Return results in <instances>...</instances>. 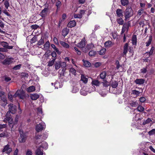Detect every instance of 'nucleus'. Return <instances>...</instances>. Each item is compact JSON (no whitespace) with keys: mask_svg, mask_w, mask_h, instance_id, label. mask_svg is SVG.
<instances>
[{"mask_svg":"<svg viewBox=\"0 0 155 155\" xmlns=\"http://www.w3.org/2000/svg\"><path fill=\"white\" fill-rule=\"evenodd\" d=\"M133 15V11L131 8L129 7H127L124 12L125 19H128Z\"/></svg>","mask_w":155,"mask_h":155,"instance_id":"f257e3e1","label":"nucleus"},{"mask_svg":"<svg viewBox=\"0 0 155 155\" xmlns=\"http://www.w3.org/2000/svg\"><path fill=\"white\" fill-rule=\"evenodd\" d=\"M45 128V125L43 122L37 124L35 127V129L37 132L41 131Z\"/></svg>","mask_w":155,"mask_h":155,"instance_id":"f03ea898","label":"nucleus"},{"mask_svg":"<svg viewBox=\"0 0 155 155\" xmlns=\"http://www.w3.org/2000/svg\"><path fill=\"white\" fill-rule=\"evenodd\" d=\"M9 110L8 112H9L12 114H15L17 110V107L15 105L12 104H10L8 106Z\"/></svg>","mask_w":155,"mask_h":155,"instance_id":"7ed1b4c3","label":"nucleus"},{"mask_svg":"<svg viewBox=\"0 0 155 155\" xmlns=\"http://www.w3.org/2000/svg\"><path fill=\"white\" fill-rule=\"evenodd\" d=\"M12 148L9 147V145L8 144H7L4 146V148L2 150V153L5 152L7 154H9L12 151Z\"/></svg>","mask_w":155,"mask_h":155,"instance_id":"20e7f679","label":"nucleus"},{"mask_svg":"<svg viewBox=\"0 0 155 155\" xmlns=\"http://www.w3.org/2000/svg\"><path fill=\"white\" fill-rule=\"evenodd\" d=\"M48 6L45 7L41 12L40 13V15L42 18H45L47 15L48 11Z\"/></svg>","mask_w":155,"mask_h":155,"instance_id":"39448f33","label":"nucleus"},{"mask_svg":"<svg viewBox=\"0 0 155 155\" xmlns=\"http://www.w3.org/2000/svg\"><path fill=\"white\" fill-rule=\"evenodd\" d=\"M18 96L21 99H23L25 97V92L23 90H18L17 91Z\"/></svg>","mask_w":155,"mask_h":155,"instance_id":"423d86ee","label":"nucleus"},{"mask_svg":"<svg viewBox=\"0 0 155 155\" xmlns=\"http://www.w3.org/2000/svg\"><path fill=\"white\" fill-rule=\"evenodd\" d=\"M85 45V42L84 39H82L81 41L78 43L77 45V46L80 48H81L83 51L85 52H86V51L84 50L83 48H84Z\"/></svg>","mask_w":155,"mask_h":155,"instance_id":"0eeeda50","label":"nucleus"},{"mask_svg":"<svg viewBox=\"0 0 155 155\" xmlns=\"http://www.w3.org/2000/svg\"><path fill=\"white\" fill-rule=\"evenodd\" d=\"M13 59L12 58H6L3 61L2 63L4 65H9L13 62Z\"/></svg>","mask_w":155,"mask_h":155,"instance_id":"6e6552de","label":"nucleus"},{"mask_svg":"<svg viewBox=\"0 0 155 155\" xmlns=\"http://www.w3.org/2000/svg\"><path fill=\"white\" fill-rule=\"evenodd\" d=\"M41 147L44 148V146L43 145H41L35 151V153H36V155H43V151L42 150H41Z\"/></svg>","mask_w":155,"mask_h":155,"instance_id":"1a4fd4ad","label":"nucleus"},{"mask_svg":"<svg viewBox=\"0 0 155 155\" xmlns=\"http://www.w3.org/2000/svg\"><path fill=\"white\" fill-rule=\"evenodd\" d=\"M0 44L6 48L8 49H12L13 48V46H9L8 45V44L7 42L5 41L0 42Z\"/></svg>","mask_w":155,"mask_h":155,"instance_id":"9d476101","label":"nucleus"},{"mask_svg":"<svg viewBox=\"0 0 155 155\" xmlns=\"http://www.w3.org/2000/svg\"><path fill=\"white\" fill-rule=\"evenodd\" d=\"M86 11L84 10L80 11V14H75L74 15V17L75 18H81L82 17V16L85 13Z\"/></svg>","mask_w":155,"mask_h":155,"instance_id":"9b49d317","label":"nucleus"},{"mask_svg":"<svg viewBox=\"0 0 155 155\" xmlns=\"http://www.w3.org/2000/svg\"><path fill=\"white\" fill-rule=\"evenodd\" d=\"M130 25V24L129 23H124L123 25L122 31L121 33H124L126 30L128 31V27L129 25Z\"/></svg>","mask_w":155,"mask_h":155,"instance_id":"f8f14e48","label":"nucleus"},{"mask_svg":"<svg viewBox=\"0 0 155 155\" xmlns=\"http://www.w3.org/2000/svg\"><path fill=\"white\" fill-rule=\"evenodd\" d=\"M145 80L143 79H137L135 81V82L137 84L141 85L143 84Z\"/></svg>","mask_w":155,"mask_h":155,"instance_id":"ddd939ff","label":"nucleus"},{"mask_svg":"<svg viewBox=\"0 0 155 155\" xmlns=\"http://www.w3.org/2000/svg\"><path fill=\"white\" fill-rule=\"evenodd\" d=\"M116 13L117 16L119 17H122L123 16V11L122 9L118 8L117 9Z\"/></svg>","mask_w":155,"mask_h":155,"instance_id":"4468645a","label":"nucleus"},{"mask_svg":"<svg viewBox=\"0 0 155 155\" xmlns=\"http://www.w3.org/2000/svg\"><path fill=\"white\" fill-rule=\"evenodd\" d=\"M78 85L75 84H74L72 91L73 93H76L79 91V88Z\"/></svg>","mask_w":155,"mask_h":155,"instance_id":"2eb2a0df","label":"nucleus"},{"mask_svg":"<svg viewBox=\"0 0 155 155\" xmlns=\"http://www.w3.org/2000/svg\"><path fill=\"white\" fill-rule=\"evenodd\" d=\"M25 136L23 134H20V136L19 138V141L20 143L24 142L26 140Z\"/></svg>","mask_w":155,"mask_h":155,"instance_id":"dca6fc26","label":"nucleus"},{"mask_svg":"<svg viewBox=\"0 0 155 155\" xmlns=\"http://www.w3.org/2000/svg\"><path fill=\"white\" fill-rule=\"evenodd\" d=\"M76 22L74 20L70 21L68 24V27L72 28L75 26Z\"/></svg>","mask_w":155,"mask_h":155,"instance_id":"f3484780","label":"nucleus"},{"mask_svg":"<svg viewBox=\"0 0 155 155\" xmlns=\"http://www.w3.org/2000/svg\"><path fill=\"white\" fill-rule=\"evenodd\" d=\"M39 97V95L36 94H31L30 95V97L33 100H37Z\"/></svg>","mask_w":155,"mask_h":155,"instance_id":"a211bd4d","label":"nucleus"},{"mask_svg":"<svg viewBox=\"0 0 155 155\" xmlns=\"http://www.w3.org/2000/svg\"><path fill=\"white\" fill-rule=\"evenodd\" d=\"M128 44L127 43H126L124 47V51L123 52V55H126L128 51Z\"/></svg>","mask_w":155,"mask_h":155,"instance_id":"6ab92c4d","label":"nucleus"},{"mask_svg":"<svg viewBox=\"0 0 155 155\" xmlns=\"http://www.w3.org/2000/svg\"><path fill=\"white\" fill-rule=\"evenodd\" d=\"M45 135V134H43L42 135H37L35 136V138L36 139H40L41 138L43 139L44 140L47 137V136L46 135L45 137H44V135Z\"/></svg>","mask_w":155,"mask_h":155,"instance_id":"aec40b11","label":"nucleus"},{"mask_svg":"<svg viewBox=\"0 0 155 155\" xmlns=\"http://www.w3.org/2000/svg\"><path fill=\"white\" fill-rule=\"evenodd\" d=\"M132 42L133 45H136L137 44V36L136 35H134L132 38Z\"/></svg>","mask_w":155,"mask_h":155,"instance_id":"412c9836","label":"nucleus"},{"mask_svg":"<svg viewBox=\"0 0 155 155\" xmlns=\"http://www.w3.org/2000/svg\"><path fill=\"white\" fill-rule=\"evenodd\" d=\"M129 104L132 107H136L138 105V104L136 101H133L129 102Z\"/></svg>","mask_w":155,"mask_h":155,"instance_id":"4be33fe9","label":"nucleus"},{"mask_svg":"<svg viewBox=\"0 0 155 155\" xmlns=\"http://www.w3.org/2000/svg\"><path fill=\"white\" fill-rule=\"evenodd\" d=\"M50 47V42L49 41H46L44 45L43 49L45 50H48Z\"/></svg>","mask_w":155,"mask_h":155,"instance_id":"5701e85b","label":"nucleus"},{"mask_svg":"<svg viewBox=\"0 0 155 155\" xmlns=\"http://www.w3.org/2000/svg\"><path fill=\"white\" fill-rule=\"evenodd\" d=\"M142 14L145 15L146 14V13L143 11V9H140L139 10L138 12L137 16L138 17H140Z\"/></svg>","mask_w":155,"mask_h":155,"instance_id":"b1692460","label":"nucleus"},{"mask_svg":"<svg viewBox=\"0 0 155 155\" xmlns=\"http://www.w3.org/2000/svg\"><path fill=\"white\" fill-rule=\"evenodd\" d=\"M69 32V29L67 28L64 29L62 31V35L65 37L67 35Z\"/></svg>","mask_w":155,"mask_h":155,"instance_id":"393cba45","label":"nucleus"},{"mask_svg":"<svg viewBox=\"0 0 155 155\" xmlns=\"http://www.w3.org/2000/svg\"><path fill=\"white\" fill-rule=\"evenodd\" d=\"M54 86L55 88L58 89V88L61 87L63 85L61 83L60 84L59 82H56L54 83Z\"/></svg>","mask_w":155,"mask_h":155,"instance_id":"a878e982","label":"nucleus"},{"mask_svg":"<svg viewBox=\"0 0 155 155\" xmlns=\"http://www.w3.org/2000/svg\"><path fill=\"white\" fill-rule=\"evenodd\" d=\"M91 83L93 85H95L97 86H99L101 83L100 82L97 80H93Z\"/></svg>","mask_w":155,"mask_h":155,"instance_id":"bb28decb","label":"nucleus"},{"mask_svg":"<svg viewBox=\"0 0 155 155\" xmlns=\"http://www.w3.org/2000/svg\"><path fill=\"white\" fill-rule=\"evenodd\" d=\"M83 64L84 66L86 67H90L91 66V63L88 61L83 60Z\"/></svg>","mask_w":155,"mask_h":155,"instance_id":"cd10ccee","label":"nucleus"},{"mask_svg":"<svg viewBox=\"0 0 155 155\" xmlns=\"http://www.w3.org/2000/svg\"><path fill=\"white\" fill-rule=\"evenodd\" d=\"M60 43L61 45L64 48H69V45L65 42L61 41H60Z\"/></svg>","mask_w":155,"mask_h":155,"instance_id":"c85d7f7f","label":"nucleus"},{"mask_svg":"<svg viewBox=\"0 0 155 155\" xmlns=\"http://www.w3.org/2000/svg\"><path fill=\"white\" fill-rule=\"evenodd\" d=\"M120 2L123 6H127L129 4L128 0H120Z\"/></svg>","mask_w":155,"mask_h":155,"instance_id":"c756f323","label":"nucleus"},{"mask_svg":"<svg viewBox=\"0 0 155 155\" xmlns=\"http://www.w3.org/2000/svg\"><path fill=\"white\" fill-rule=\"evenodd\" d=\"M8 125L9 127H11V130H13L12 128L13 126V125L14 124V121L13 120V119L12 118L11 119L9 120H8Z\"/></svg>","mask_w":155,"mask_h":155,"instance_id":"7c9ffc66","label":"nucleus"},{"mask_svg":"<svg viewBox=\"0 0 155 155\" xmlns=\"http://www.w3.org/2000/svg\"><path fill=\"white\" fill-rule=\"evenodd\" d=\"M81 80L85 84H86L87 82L88 78L85 77L84 75H82L81 77Z\"/></svg>","mask_w":155,"mask_h":155,"instance_id":"2f4dec72","label":"nucleus"},{"mask_svg":"<svg viewBox=\"0 0 155 155\" xmlns=\"http://www.w3.org/2000/svg\"><path fill=\"white\" fill-rule=\"evenodd\" d=\"M0 97L1 99L4 102L3 104L5 105H6L8 103L6 97L4 95L3 96H2Z\"/></svg>","mask_w":155,"mask_h":155,"instance_id":"473e14b6","label":"nucleus"},{"mask_svg":"<svg viewBox=\"0 0 155 155\" xmlns=\"http://www.w3.org/2000/svg\"><path fill=\"white\" fill-rule=\"evenodd\" d=\"M35 87L33 86H31L28 87L27 89V91L28 92H30L35 91Z\"/></svg>","mask_w":155,"mask_h":155,"instance_id":"72a5a7b5","label":"nucleus"},{"mask_svg":"<svg viewBox=\"0 0 155 155\" xmlns=\"http://www.w3.org/2000/svg\"><path fill=\"white\" fill-rule=\"evenodd\" d=\"M44 69L43 70V71L42 74L45 76H47L49 74V72L48 71V68H43Z\"/></svg>","mask_w":155,"mask_h":155,"instance_id":"f704fd0d","label":"nucleus"},{"mask_svg":"<svg viewBox=\"0 0 155 155\" xmlns=\"http://www.w3.org/2000/svg\"><path fill=\"white\" fill-rule=\"evenodd\" d=\"M5 118L6 120H7V121L11 120V119H12V117L11 116V115L10 114V113L9 112H7L5 115Z\"/></svg>","mask_w":155,"mask_h":155,"instance_id":"c9c22d12","label":"nucleus"},{"mask_svg":"<svg viewBox=\"0 0 155 155\" xmlns=\"http://www.w3.org/2000/svg\"><path fill=\"white\" fill-rule=\"evenodd\" d=\"M118 85V83L117 81H112L111 84V85L113 88H116Z\"/></svg>","mask_w":155,"mask_h":155,"instance_id":"e433bc0d","label":"nucleus"},{"mask_svg":"<svg viewBox=\"0 0 155 155\" xmlns=\"http://www.w3.org/2000/svg\"><path fill=\"white\" fill-rule=\"evenodd\" d=\"M152 41V36L150 35L149 36V38L147 41L146 42V46H148L151 43Z\"/></svg>","mask_w":155,"mask_h":155,"instance_id":"4c0bfd02","label":"nucleus"},{"mask_svg":"<svg viewBox=\"0 0 155 155\" xmlns=\"http://www.w3.org/2000/svg\"><path fill=\"white\" fill-rule=\"evenodd\" d=\"M112 42L111 41H108L104 43V45L106 47H109L111 46Z\"/></svg>","mask_w":155,"mask_h":155,"instance_id":"58836bf2","label":"nucleus"},{"mask_svg":"<svg viewBox=\"0 0 155 155\" xmlns=\"http://www.w3.org/2000/svg\"><path fill=\"white\" fill-rule=\"evenodd\" d=\"M117 21L118 23L120 25H122L124 24V20L121 17L117 18Z\"/></svg>","mask_w":155,"mask_h":155,"instance_id":"ea45409f","label":"nucleus"},{"mask_svg":"<svg viewBox=\"0 0 155 155\" xmlns=\"http://www.w3.org/2000/svg\"><path fill=\"white\" fill-rule=\"evenodd\" d=\"M94 47V45L92 43L88 44L87 46V48L88 50L93 49Z\"/></svg>","mask_w":155,"mask_h":155,"instance_id":"a19ab883","label":"nucleus"},{"mask_svg":"<svg viewBox=\"0 0 155 155\" xmlns=\"http://www.w3.org/2000/svg\"><path fill=\"white\" fill-rule=\"evenodd\" d=\"M102 83L103 86L105 87H107L110 85V83L106 81H104Z\"/></svg>","mask_w":155,"mask_h":155,"instance_id":"79ce46f5","label":"nucleus"},{"mask_svg":"<svg viewBox=\"0 0 155 155\" xmlns=\"http://www.w3.org/2000/svg\"><path fill=\"white\" fill-rule=\"evenodd\" d=\"M152 120L150 118H148L147 120L143 121V124L145 125L146 124L150 123L151 122H152Z\"/></svg>","mask_w":155,"mask_h":155,"instance_id":"37998d69","label":"nucleus"},{"mask_svg":"<svg viewBox=\"0 0 155 155\" xmlns=\"http://www.w3.org/2000/svg\"><path fill=\"white\" fill-rule=\"evenodd\" d=\"M106 72L105 71L102 72L100 74V77L101 79H104L106 76Z\"/></svg>","mask_w":155,"mask_h":155,"instance_id":"c03bdc74","label":"nucleus"},{"mask_svg":"<svg viewBox=\"0 0 155 155\" xmlns=\"http://www.w3.org/2000/svg\"><path fill=\"white\" fill-rule=\"evenodd\" d=\"M106 51V49L105 48L102 49L99 51V54L101 55H104Z\"/></svg>","mask_w":155,"mask_h":155,"instance_id":"a18cd8bd","label":"nucleus"},{"mask_svg":"<svg viewBox=\"0 0 155 155\" xmlns=\"http://www.w3.org/2000/svg\"><path fill=\"white\" fill-rule=\"evenodd\" d=\"M55 60V58H53L52 60L49 61L48 63V65L49 66H52L54 64Z\"/></svg>","mask_w":155,"mask_h":155,"instance_id":"49530a36","label":"nucleus"},{"mask_svg":"<svg viewBox=\"0 0 155 155\" xmlns=\"http://www.w3.org/2000/svg\"><path fill=\"white\" fill-rule=\"evenodd\" d=\"M8 136L9 135L7 133H5L4 132H3L0 134V137H8Z\"/></svg>","mask_w":155,"mask_h":155,"instance_id":"de8ad7c7","label":"nucleus"},{"mask_svg":"<svg viewBox=\"0 0 155 155\" xmlns=\"http://www.w3.org/2000/svg\"><path fill=\"white\" fill-rule=\"evenodd\" d=\"M137 109L139 112H142L144 110V108L141 106H139Z\"/></svg>","mask_w":155,"mask_h":155,"instance_id":"09e8293b","label":"nucleus"},{"mask_svg":"<svg viewBox=\"0 0 155 155\" xmlns=\"http://www.w3.org/2000/svg\"><path fill=\"white\" fill-rule=\"evenodd\" d=\"M154 49V48L153 47H152L151 48L150 50V51L149 52V53H148V52H147L146 53V54L147 53V54H148L149 56H150L152 54Z\"/></svg>","mask_w":155,"mask_h":155,"instance_id":"8fccbe9b","label":"nucleus"},{"mask_svg":"<svg viewBox=\"0 0 155 155\" xmlns=\"http://www.w3.org/2000/svg\"><path fill=\"white\" fill-rule=\"evenodd\" d=\"M4 5L6 9H8L9 6V4L8 0H6L5 1Z\"/></svg>","mask_w":155,"mask_h":155,"instance_id":"3c124183","label":"nucleus"},{"mask_svg":"<svg viewBox=\"0 0 155 155\" xmlns=\"http://www.w3.org/2000/svg\"><path fill=\"white\" fill-rule=\"evenodd\" d=\"M155 134V129H153L149 131L148 134L150 136L154 134Z\"/></svg>","mask_w":155,"mask_h":155,"instance_id":"603ef678","label":"nucleus"},{"mask_svg":"<svg viewBox=\"0 0 155 155\" xmlns=\"http://www.w3.org/2000/svg\"><path fill=\"white\" fill-rule=\"evenodd\" d=\"M37 40V37L35 36L34 37L32 38L30 41V42L31 43H35V41H36Z\"/></svg>","mask_w":155,"mask_h":155,"instance_id":"864d4df0","label":"nucleus"},{"mask_svg":"<svg viewBox=\"0 0 155 155\" xmlns=\"http://www.w3.org/2000/svg\"><path fill=\"white\" fill-rule=\"evenodd\" d=\"M69 71L73 74L76 75V71L74 69V68H70Z\"/></svg>","mask_w":155,"mask_h":155,"instance_id":"5fc2aeb1","label":"nucleus"},{"mask_svg":"<svg viewBox=\"0 0 155 155\" xmlns=\"http://www.w3.org/2000/svg\"><path fill=\"white\" fill-rule=\"evenodd\" d=\"M66 68H62V69L60 70L59 71V73L61 75H62L64 74V72L65 71Z\"/></svg>","mask_w":155,"mask_h":155,"instance_id":"6e6d98bb","label":"nucleus"},{"mask_svg":"<svg viewBox=\"0 0 155 155\" xmlns=\"http://www.w3.org/2000/svg\"><path fill=\"white\" fill-rule=\"evenodd\" d=\"M61 5V2L59 1H58L56 2V5L57 7V8H60Z\"/></svg>","mask_w":155,"mask_h":155,"instance_id":"4d7b16f0","label":"nucleus"},{"mask_svg":"<svg viewBox=\"0 0 155 155\" xmlns=\"http://www.w3.org/2000/svg\"><path fill=\"white\" fill-rule=\"evenodd\" d=\"M66 66V64L65 62H61L60 64V66L59 67H61V68H65Z\"/></svg>","mask_w":155,"mask_h":155,"instance_id":"13d9d810","label":"nucleus"},{"mask_svg":"<svg viewBox=\"0 0 155 155\" xmlns=\"http://www.w3.org/2000/svg\"><path fill=\"white\" fill-rule=\"evenodd\" d=\"M44 42V40L41 38L38 41V45H42Z\"/></svg>","mask_w":155,"mask_h":155,"instance_id":"bf43d9fd","label":"nucleus"},{"mask_svg":"<svg viewBox=\"0 0 155 155\" xmlns=\"http://www.w3.org/2000/svg\"><path fill=\"white\" fill-rule=\"evenodd\" d=\"M89 54L90 56H94L95 55V52L93 51H91L89 52Z\"/></svg>","mask_w":155,"mask_h":155,"instance_id":"052dcab7","label":"nucleus"},{"mask_svg":"<svg viewBox=\"0 0 155 155\" xmlns=\"http://www.w3.org/2000/svg\"><path fill=\"white\" fill-rule=\"evenodd\" d=\"M4 80L6 82H8L11 80V78L7 76H5L4 77Z\"/></svg>","mask_w":155,"mask_h":155,"instance_id":"680f3d73","label":"nucleus"},{"mask_svg":"<svg viewBox=\"0 0 155 155\" xmlns=\"http://www.w3.org/2000/svg\"><path fill=\"white\" fill-rule=\"evenodd\" d=\"M7 127V124H0V129H2L3 128H5Z\"/></svg>","mask_w":155,"mask_h":155,"instance_id":"e2e57ef3","label":"nucleus"},{"mask_svg":"<svg viewBox=\"0 0 155 155\" xmlns=\"http://www.w3.org/2000/svg\"><path fill=\"white\" fill-rule=\"evenodd\" d=\"M101 65V63L100 62H96L94 64V66L96 68L100 67Z\"/></svg>","mask_w":155,"mask_h":155,"instance_id":"0e129e2a","label":"nucleus"},{"mask_svg":"<svg viewBox=\"0 0 155 155\" xmlns=\"http://www.w3.org/2000/svg\"><path fill=\"white\" fill-rule=\"evenodd\" d=\"M2 12L3 13L5 14V15H6L7 16H10V14L7 12V11L6 9L2 11Z\"/></svg>","mask_w":155,"mask_h":155,"instance_id":"69168bd1","label":"nucleus"},{"mask_svg":"<svg viewBox=\"0 0 155 155\" xmlns=\"http://www.w3.org/2000/svg\"><path fill=\"white\" fill-rule=\"evenodd\" d=\"M80 93L81 94L83 95H85L87 94L86 92L85 91L83 90H81Z\"/></svg>","mask_w":155,"mask_h":155,"instance_id":"338daca9","label":"nucleus"},{"mask_svg":"<svg viewBox=\"0 0 155 155\" xmlns=\"http://www.w3.org/2000/svg\"><path fill=\"white\" fill-rule=\"evenodd\" d=\"M146 100L145 98L144 97H141L140 98V102L143 103Z\"/></svg>","mask_w":155,"mask_h":155,"instance_id":"774afa93","label":"nucleus"}]
</instances>
